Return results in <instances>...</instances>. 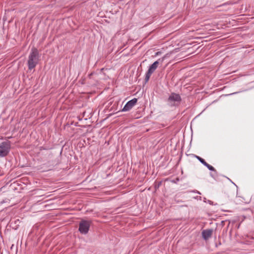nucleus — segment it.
I'll return each instance as SVG.
<instances>
[{
  "label": "nucleus",
  "mask_w": 254,
  "mask_h": 254,
  "mask_svg": "<svg viewBox=\"0 0 254 254\" xmlns=\"http://www.w3.org/2000/svg\"><path fill=\"white\" fill-rule=\"evenodd\" d=\"M39 58V52L36 48H32L27 62L28 69L31 70L38 64Z\"/></svg>",
  "instance_id": "1"
},
{
  "label": "nucleus",
  "mask_w": 254,
  "mask_h": 254,
  "mask_svg": "<svg viewBox=\"0 0 254 254\" xmlns=\"http://www.w3.org/2000/svg\"><path fill=\"white\" fill-rule=\"evenodd\" d=\"M182 101V98L179 94L171 93L167 99L169 106H178Z\"/></svg>",
  "instance_id": "2"
},
{
  "label": "nucleus",
  "mask_w": 254,
  "mask_h": 254,
  "mask_svg": "<svg viewBox=\"0 0 254 254\" xmlns=\"http://www.w3.org/2000/svg\"><path fill=\"white\" fill-rule=\"evenodd\" d=\"M10 146L9 141H3L0 143V157H3L8 155Z\"/></svg>",
  "instance_id": "3"
},
{
  "label": "nucleus",
  "mask_w": 254,
  "mask_h": 254,
  "mask_svg": "<svg viewBox=\"0 0 254 254\" xmlns=\"http://www.w3.org/2000/svg\"><path fill=\"white\" fill-rule=\"evenodd\" d=\"M90 223L89 221L82 220L79 224V231L81 234H87L89 231Z\"/></svg>",
  "instance_id": "4"
},
{
  "label": "nucleus",
  "mask_w": 254,
  "mask_h": 254,
  "mask_svg": "<svg viewBox=\"0 0 254 254\" xmlns=\"http://www.w3.org/2000/svg\"><path fill=\"white\" fill-rule=\"evenodd\" d=\"M159 61H160V59H159L158 61L154 62L149 66V68L145 74V82H147L149 80L151 75L155 71V70L157 68V67L159 65Z\"/></svg>",
  "instance_id": "5"
},
{
  "label": "nucleus",
  "mask_w": 254,
  "mask_h": 254,
  "mask_svg": "<svg viewBox=\"0 0 254 254\" xmlns=\"http://www.w3.org/2000/svg\"><path fill=\"white\" fill-rule=\"evenodd\" d=\"M137 101L136 98H133L128 101L122 111L124 112L129 111L136 104Z\"/></svg>",
  "instance_id": "6"
},
{
  "label": "nucleus",
  "mask_w": 254,
  "mask_h": 254,
  "mask_svg": "<svg viewBox=\"0 0 254 254\" xmlns=\"http://www.w3.org/2000/svg\"><path fill=\"white\" fill-rule=\"evenodd\" d=\"M212 229H206L202 232V236L204 240H207L210 238L212 235Z\"/></svg>",
  "instance_id": "7"
},
{
  "label": "nucleus",
  "mask_w": 254,
  "mask_h": 254,
  "mask_svg": "<svg viewBox=\"0 0 254 254\" xmlns=\"http://www.w3.org/2000/svg\"><path fill=\"white\" fill-rule=\"evenodd\" d=\"M162 181H159V182H155L154 183V188H155V190L156 191L162 185Z\"/></svg>",
  "instance_id": "8"
},
{
  "label": "nucleus",
  "mask_w": 254,
  "mask_h": 254,
  "mask_svg": "<svg viewBox=\"0 0 254 254\" xmlns=\"http://www.w3.org/2000/svg\"><path fill=\"white\" fill-rule=\"evenodd\" d=\"M195 157L196 158H197L202 164H204V163L206 162L203 158H201L200 157L195 155Z\"/></svg>",
  "instance_id": "9"
},
{
  "label": "nucleus",
  "mask_w": 254,
  "mask_h": 254,
  "mask_svg": "<svg viewBox=\"0 0 254 254\" xmlns=\"http://www.w3.org/2000/svg\"><path fill=\"white\" fill-rule=\"evenodd\" d=\"M210 171H214V172H216V170L214 169V168L211 166V165H209L208 168H207Z\"/></svg>",
  "instance_id": "10"
},
{
  "label": "nucleus",
  "mask_w": 254,
  "mask_h": 254,
  "mask_svg": "<svg viewBox=\"0 0 254 254\" xmlns=\"http://www.w3.org/2000/svg\"><path fill=\"white\" fill-rule=\"evenodd\" d=\"M203 165L206 166L207 168H208L209 166L210 165L209 164H208L206 162H205L204 163V164H203Z\"/></svg>",
  "instance_id": "11"
},
{
  "label": "nucleus",
  "mask_w": 254,
  "mask_h": 254,
  "mask_svg": "<svg viewBox=\"0 0 254 254\" xmlns=\"http://www.w3.org/2000/svg\"><path fill=\"white\" fill-rule=\"evenodd\" d=\"M179 178H177L176 179V180H173L172 182L174 183H176L178 181H179Z\"/></svg>",
  "instance_id": "12"
},
{
  "label": "nucleus",
  "mask_w": 254,
  "mask_h": 254,
  "mask_svg": "<svg viewBox=\"0 0 254 254\" xmlns=\"http://www.w3.org/2000/svg\"><path fill=\"white\" fill-rule=\"evenodd\" d=\"M93 73H91L90 74H89V77L90 78L91 76L93 75Z\"/></svg>",
  "instance_id": "13"
},
{
  "label": "nucleus",
  "mask_w": 254,
  "mask_h": 254,
  "mask_svg": "<svg viewBox=\"0 0 254 254\" xmlns=\"http://www.w3.org/2000/svg\"><path fill=\"white\" fill-rule=\"evenodd\" d=\"M104 70V68H102L101 69V72H103V71Z\"/></svg>",
  "instance_id": "14"
}]
</instances>
